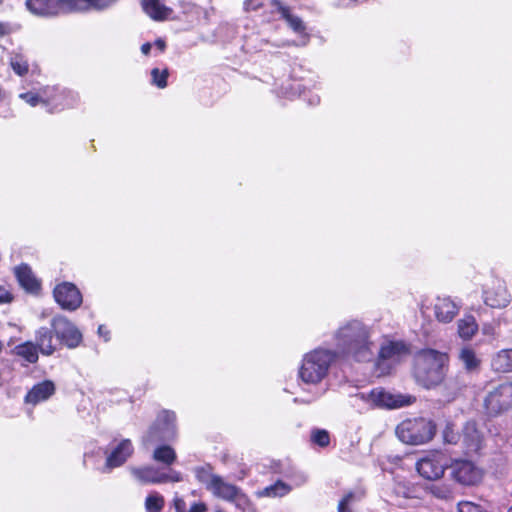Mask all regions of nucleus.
Returning <instances> with one entry per match:
<instances>
[{"mask_svg":"<svg viewBox=\"0 0 512 512\" xmlns=\"http://www.w3.org/2000/svg\"><path fill=\"white\" fill-rule=\"evenodd\" d=\"M132 476L141 483H164L168 482V474L163 473L154 466L132 467Z\"/></svg>","mask_w":512,"mask_h":512,"instance_id":"obj_19","label":"nucleus"},{"mask_svg":"<svg viewBox=\"0 0 512 512\" xmlns=\"http://www.w3.org/2000/svg\"><path fill=\"white\" fill-rule=\"evenodd\" d=\"M311 441L320 447H326L330 443L328 431L323 429H315L311 433Z\"/></svg>","mask_w":512,"mask_h":512,"instance_id":"obj_38","label":"nucleus"},{"mask_svg":"<svg viewBox=\"0 0 512 512\" xmlns=\"http://www.w3.org/2000/svg\"><path fill=\"white\" fill-rule=\"evenodd\" d=\"M56 387L53 381L44 380L35 385L27 392L24 402L27 405L36 406L44 401H47L54 395Z\"/></svg>","mask_w":512,"mask_h":512,"instance_id":"obj_18","label":"nucleus"},{"mask_svg":"<svg viewBox=\"0 0 512 512\" xmlns=\"http://www.w3.org/2000/svg\"><path fill=\"white\" fill-rule=\"evenodd\" d=\"M483 301L491 308L503 309L511 303L512 295L504 281L495 280L483 290Z\"/></svg>","mask_w":512,"mask_h":512,"instance_id":"obj_13","label":"nucleus"},{"mask_svg":"<svg viewBox=\"0 0 512 512\" xmlns=\"http://www.w3.org/2000/svg\"><path fill=\"white\" fill-rule=\"evenodd\" d=\"M15 275L20 286L26 291L34 293L40 289V284L28 265L23 264L16 267Z\"/></svg>","mask_w":512,"mask_h":512,"instance_id":"obj_24","label":"nucleus"},{"mask_svg":"<svg viewBox=\"0 0 512 512\" xmlns=\"http://www.w3.org/2000/svg\"><path fill=\"white\" fill-rule=\"evenodd\" d=\"M354 499L353 493L346 494L338 504V512H353L350 508V505Z\"/></svg>","mask_w":512,"mask_h":512,"instance_id":"obj_43","label":"nucleus"},{"mask_svg":"<svg viewBox=\"0 0 512 512\" xmlns=\"http://www.w3.org/2000/svg\"><path fill=\"white\" fill-rule=\"evenodd\" d=\"M154 44L160 52H163L166 48V43L162 39L156 40Z\"/></svg>","mask_w":512,"mask_h":512,"instance_id":"obj_51","label":"nucleus"},{"mask_svg":"<svg viewBox=\"0 0 512 512\" xmlns=\"http://www.w3.org/2000/svg\"><path fill=\"white\" fill-rule=\"evenodd\" d=\"M395 432L398 439L405 444L422 445L432 440L436 425L422 417L406 419L397 425Z\"/></svg>","mask_w":512,"mask_h":512,"instance_id":"obj_4","label":"nucleus"},{"mask_svg":"<svg viewBox=\"0 0 512 512\" xmlns=\"http://www.w3.org/2000/svg\"><path fill=\"white\" fill-rule=\"evenodd\" d=\"M458 335L463 340H470L478 331V324L472 315H466L457 322Z\"/></svg>","mask_w":512,"mask_h":512,"instance_id":"obj_29","label":"nucleus"},{"mask_svg":"<svg viewBox=\"0 0 512 512\" xmlns=\"http://www.w3.org/2000/svg\"><path fill=\"white\" fill-rule=\"evenodd\" d=\"M38 352V347L36 346L35 343L31 341H26L21 344H18L12 349L13 355L21 358L22 360L29 364H34L38 361Z\"/></svg>","mask_w":512,"mask_h":512,"instance_id":"obj_27","label":"nucleus"},{"mask_svg":"<svg viewBox=\"0 0 512 512\" xmlns=\"http://www.w3.org/2000/svg\"><path fill=\"white\" fill-rule=\"evenodd\" d=\"M467 453L478 452L482 446V435L474 422H467L460 436Z\"/></svg>","mask_w":512,"mask_h":512,"instance_id":"obj_20","label":"nucleus"},{"mask_svg":"<svg viewBox=\"0 0 512 512\" xmlns=\"http://www.w3.org/2000/svg\"><path fill=\"white\" fill-rule=\"evenodd\" d=\"M182 480L181 474L179 472H173L172 474H168V482H179Z\"/></svg>","mask_w":512,"mask_h":512,"instance_id":"obj_50","label":"nucleus"},{"mask_svg":"<svg viewBox=\"0 0 512 512\" xmlns=\"http://www.w3.org/2000/svg\"><path fill=\"white\" fill-rule=\"evenodd\" d=\"M373 334V328L360 320L346 321L333 334V351L337 357L343 356L357 362L371 361L376 349Z\"/></svg>","mask_w":512,"mask_h":512,"instance_id":"obj_1","label":"nucleus"},{"mask_svg":"<svg viewBox=\"0 0 512 512\" xmlns=\"http://www.w3.org/2000/svg\"><path fill=\"white\" fill-rule=\"evenodd\" d=\"M55 301L65 310H76L82 304V295L79 289L70 282L58 284L53 291Z\"/></svg>","mask_w":512,"mask_h":512,"instance_id":"obj_15","label":"nucleus"},{"mask_svg":"<svg viewBox=\"0 0 512 512\" xmlns=\"http://www.w3.org/2000/svg\"><path fill=\"white\" fill-rule=\"evenodd\" d=\"M134 448L129 439L121 440L106 456L103 472L122 466L133 454Z\"/></svg>","mask_w":512,"mask_h":512,"instance_id":"obj_16","label":"nucleus"},{"mask_svg":"<svg viewBox=\"0 0 512 512\" xmlns=\"http://www.w3.org/2000/svg\"><path fill=\"white\" fill-rule=\"evenodd\" d=\"M176 415L171 411H162L158 414L154 424L143 437L145 444L154 442H165L175 438Z\"/></svg>","mask_w":512,"mask_h":512,"instance_id":"obj_7","label":"nucleus"},{"mask_svg":"<svg viewBox=\"0 0 512 512\" xmlns=\"http://www.w3.org/2000/svg\"><path fill=\"white\" fill-rule=\"evenodd\" d=\"M215 512H223V511L221 509H219V510H216Z\"/></svg>","mask_w":512,"mask_h":512,"instance_id":"obj_55","label":"nucleus"},{"mask_svg":"<svg viewBox=\"0 0 512 512\" xmlns=\"http://www.w3.org/2000/svg\"><path fill=\"white\" fill-rule=\"evenodd\" d=\"M482 333L486 336L494 337L496 335V327L492 323H484L482 325Z\"/></svg>","mask_w":512,"mask_h":512,"instance_id":"obj_46","label":"nucleus"},{"mask_svg":"<svg viewBox=\"0 0 512 512\" xmlns=\"http://www.w3.org/2000/svg\"><path fill=\"white\" fill-rule=\"evenodd\" d=\"M194 474L197 481L201 483L209 492L219 478V475L214 474L210 466L196 467L194 469Z\"/></svg>","mask_w":512,"mask_h":512,"instance_id":"obj_30","label":"nucleus"},{"mask_svg":"<svg viewBox=\"0 0 512 512\" xmlns=\"http://www.w3.org/2000/svg\"><path fill=\"white\" fill-rule=\"evenodd\" d=\"M291 491V487L283 481H277L274 484L265 487L260 496L266 497H283Z\"/></svg>","mask_w":512,"mask_h":512,"instance_id":"obj_34","label":"nucleus"},{"mask_svg":"<svg viewBox=\"0 0 512 512\" xmlns=\"http://www.w3.org/2000/svg\"><path fill=\"white\" fill-rule=\"evenodd\" d=\"M337 354L331 349L316 348L303 356L298 375L300 380L308 385L321 383L329 374Z\"/></svg>","mask_w":512,"mask_h":512,"instance_id":"obj_3","label":"nucleus"},{"mask_svg":"<svg viewBox=\"0 0 512 512\" xmlns=\"http://www.w3.org/2000/svg\"><path fill=\"white\" fill-rule=\"evenodd\" d=\"M53 92L52 89L49 88V86L41 88L37 92L29 91L26 93H22L19 95L21 99H23L27 104H29L31 107H35L37 105H43L46 107V105H52L59 107L61 106L60 102L52 99L50 97V94Z\"/></svg>","mask_w":512,"mask_h":512,"instance_id":"obj_21","label":"nucleus"},{"mask_svg":"<svg viewBox=\"0 0 512 512\" xmlns=\"http://www.w3.org/2000/svg\"><path fill=\"white\" fill-rule=\"evenodd\" d=\"M299 88H300V84L295 83L291 86V90H293V91H288L287 89H285V91H282L281 94L284 96H293L296 94V92H299V94H301V91L299 90Z\"/></svg>","mask_w":512,"mask_h":512,"instance_id":"obj_49","label":"nucleus"},{"mask_svg":"<svg viewBox=\"0 0 512 512\" xmlns=\"http://www.w3.org/2000/svg\"><path fill=\"white\" fill-rule=\"evenodd\" d=\"M371 407L397 409L411 405L415 397L404 394H394L378 387L369 392H360L354 396Z\"/></svg>","mask_w":512,"mask_h":512,"instance_id":"obj_5","label":"nucleus"},{"mask_svg":"<svg viewBox=\"0 0 512 512\" xmlns=\"http://www.w3.org/2000/svg\"><path fill=\"white\" fill-rule=\"evenodd\" d=\"M152 457L156 462L169 466L175 462L176 452L171 446L161 445L154 450Z\"/></svg>","mask_w":512,"mask_h":512,"instance_id":"obj_32","label":"nucleus"},{"mask_svg":"<svg viewBox=\"0 0 512 512\" xmlns=\"http://www.w3.org/2000/svg\"><path fill=\"white\" fill-rule=\"evenodd\" d=\"M309 101H310V104L315 105V104H318V103H319L320 99H319V97H318L317 95H315V96H313V98H312V99H310Z\"/></svg>","mask_w":512,"mask_h":512,"instance_id":"obj_53","label":"nucleus"},{"mask_svg":"<svg viewBox=\"0 0 512 512\" xmlns=\"http://www.w3.org/2000/svg\"><path fill=\"white\" fill-rule=\"evenodd\" d=\"M53 90L50 94V97L58 102H60L61 106L56 107L52 105H46V109L48 112H56L61 111L65 108L73 107L78 101V95L70 90L59 89L58 87H49Z\"/></svg>","mask_w":512,"mask_h":512,"instance_id":"obj_22","label":"nucleus"},{"mask_svg":"<svg viewBox=\"0 0 512 512\" xmlns=\"http://www.w3.org/2000/svg\"><path fill=\"white\" fill-rule=\"evenodd\" d=\"M14 300V295L8 285L0 284V305L10 304Z\"/></svg>","mask_w":512,"mask_h":512,"instance_id":"obj_41","label":"nucleus"},{"mask_svg":"<svg viewBox=\"0 0 512 512\" xmlns=\"http://www.w3.org/2000/svg\"><path fill=\"white\" fill-rule=\"evenodd\" d=\"M12 26L8 22L0 21V37L9 35L12 32Z\"/></svg>","mask_w":512,"mask_h":512,"instance_id":"obj_47","label":"nucleus"},{"mask_svg":"<svg viewBox=\"0 0 512 512\" xmlns=\"http://www.w3.org/2000/svg\"><path fill=\"white\" fill-rule=\"evenodd\" d=\"M491 366L497 372H512V348L497 352L492 358Z\"/></svg>","mask_w":512,"mask_h":512,"instance_id":"obj_28","label":"nucleus"},{"mask_svg":"<svg viewBox=\"0 0 512 512\" xmlns=\"http://www.w3.org/2000/svg\"><path fill=\"white\" fill-rule=\"evenodd\" d=\"M459 360L464 365L467 371H474L480 366V359L478 358L474 349L469 346L463 347L458 355Z\"/></svg>","mask_w":512,"mask_h":512,"instance_id":"obj_31","label":"nucleus"},{"mask_svg":"<svg viewBox=\"0 0 512 512\" xmlns=\"http://www.w3.org/2000/svg\"><path fill=\"white\" fill-rule=\"evenodd\" d=\"M460 304L449 296H438L434 300L435 318L441 323H450L459 313Z\"/></svg>","mask_w":512,"mask_h":512,"instance_id":"obj_17","label":"nucleus"},{"mask_svg":"<svg viewBox=\"0 0 512 512\" xmlns=\"http://www.w3.org/2000/svg\"><path fill=\"white\" fill-rule=\"evenodd\" d=\"M164 498L157 492L150 493L145 500L147 512H161L164 507Z\"/></svg>","mask_w":512,"mask_h":512,"instance_id":"obj_35","label":"nucleus"},{"mask_svg":"<svg viewBox=\"0 0 512 512\" xmlns=\"http://www.w3.org/2000/svg\"><path fill=\"white\" fill-rule=\"evenodd\" d=\"M409 354V346L404 341L384 340L380 345L376 362L380 375L389 374L391 369Z\"/></svg>","mask_w":512,"mask_h":512,"instance_id":"obj_6","label":"nucleus"},{"mask_svg":"<svg viewBox=\"0 0 512 512\" xmlns=\"http://www.w3.org/2000/svg\"><path fill=\"white\" fill-rule=\"evenodd\" d=\"M443 439L448 444H456L460 440V435L455 431L454 425L448 423L443 430Z\"/></svg>","mask_w":512,"mask_h":512,"instance_id":"obj_39","label":"nucleus"},{"mask_svg":"<svg viewBox=\"0 0 512 512\" xmlns=\"http://www.w3.org/2000/svg\"><path fill=\"white\" fill-rule=\"evenodd\" d=\"M432 493L434 496L440 499H449L451 497L450 489L444 486H433Z\"/></svg>","mask_w":512,"mask_h":512,"instance_id":"obj_44","label":"nucleus"},{"mask_svg":"<svg viewBox=\"0 0 512 512\" xmlns=\"http://www.w3.org/2000/svg\"><path fill=\"white\" fill-rule=\"evenodd\" d=\"M262 6L261 0H246L244 2V8L246 11L257 10Z\"/></svg>","mask_w":512,"mask_h":512,"instance_id":"obj_45","label":"nucleus"},{"mask_svg":"<svg viewBox=\"0 0 512 512\" xmlns=\"http://www.w3.org/2000/svg\"><path fill=\"white\" fill-rule=\"evenodd\" d=\"M151 48H152V44L151 43H144L142 46H141V52L144 54V55H148L151 51Z\"/></svg>","mask_w":512,"mask_h":512,"instance_id":"obj_52","label":"nucleus"},{"mask_svg":"<svg viewBox=\"0 0 512 512\" xmlns=\"http://www.w3.org/2000/svg\"><path fill=\"white\" fill-rule=\"evenodd\" d=\"M76 4V0H26L27 9L40 17H52L64 11L66 6Z\"/></svg>","mask_w":512,"mask_h":512,"instance_id":"obj_14","label":"nucleus"},{"mask_svg":"<svg viewBox=\"0 0 512 512\" xmlns=\"http://www.w3.org/2000/svg\"><path fill=\"white\" fill-rule=\"evenodd\" d=\"M229 502L235 504V506L241 510H246L250 506L249 498L242 492L241 489L238 490L237 495Z\"/></svg>","mask_w":512,"mask_h":512,"instance_id":"obj_40","label":"nucleus"},{"mask_svg":"<svg viewBox=\"0 0 512 512\" xmlns=\"http://www.w3.org/2000/svg\"><path fill=\"white\" fill-rule=\"evenodd\" d=\"M458 512H485L481 506L469 502V501H462L458 504Z\"/></svg>","mask_w":512,"mask_h":512,"instance_id":"obj_42","label":"nucleus"},{"mask_svg":"<svg viewBox=\"0 0 512 512\" xmlns=\"http://www.w3.org/2000/svg\"><path fill=\"white\" fill-rule=\"evenodd\" d=\"M10 66L19 76L28 72V62L21 54H14L10 59Z\"/></svg>","mask_w":512,"mask_h":512,"instance_id":"obj_37","label":"nucleus"},{"mask_svg":"<svg viewBox=\"0 0 512 512\" xmlns=\"http://www.w3.org/2000/svg\"><path fill=\"white\" fill-rule=\"evenodd\" d=\"M98 335L104 339L105 342L110 340V331L105 325H100L97 331Z\"/></svg>","mask_w":512,"mask_h":512,"instance_id":"obj_48","label":"nucleus"},{"mask_svg":"<svg viewBox=\"0 0 512 512\" xmlns=\"http://www.w3.org/2000/svg\"><path fill=\"white\" fill-rule=\"evenodd\" d=\"M508 512H512V506L508 509Z\"/></svg>","mask_w":512,"mask_h":512,"instance_id":"obj_54","label":"nucleus"},{"mask_svg":"<svg viewBox=\"0 0 512 512\" xmlns=\"http://www.w3.org/2000/svg\"><path fill=\"white\" fill-rule=\"evenodd\" d=\"M142 7L148 16L157 21L166 20L173 13V10L161 3L160 0H143Z\"/></svg>","mask_w":512,"mask_h":512,"instance_id":"obj_25","label":"nucleus"},{"mask_svg":"<svg viewBox=\"0 0 512 512\" xmlns=\"http://www.w3.org/2000/svg\"><path fill=\"white\" fill-rule=\"evenodd\" d=\"M169 71L167 68L160 70L159 68H153L151 70V84L159 89H163L167 86V79Z\"/></svg>","mask_w":512,"mask_h":512,"instance_id":"obj_36","label":"nucleus"},{"mask_svg":"<svg viewBox=\"0 0 512 512\" xmlns=\"http://www.w3.org/2000/svg\"><path fill=\"white\" fill-rule=\"evenodd\" d=\"M449 467L452 478L464 486L477 485L483 478L482 469L469 460H454Z\"/></svg>","mask_w":512,"mask_h":512,"instance_id":"obj_10","label":"nucleus"},{"mask_svg":"<svg viewBox=\"0 0 512 512\" xmlns=\"http://www.w3.org/2000/svg\"><path fill=\"white\" fill-rule=\"evenodd\" d=\"M448 355L433 349L421 351L415 361L414 377L423 387L439 385L446 375Z\"/></svg>","mask_w":512,"mask_h":512,"instance_id":"obj_2","label":"nucleus"},{"mask_svg":"<svg viewBox=\"0 0 512 512\" xmlns=\"http://www.w3.org/2000/svg\"><path fill=\"white\" fill-rule=\"evenodd\" d=\"M57 339L62 341L67 347L75 348L82 341V334L78 328L64 316H55L51 320Z\"/></svg>","mask_w":512,"mask_h":512,"instance_id":"obj_11","label":"nucleus"},{"mask_svg":"<svg viewBox=\"0 0 512 512\" xmlns=\"http://www.w3.org/2000/svg\"><path fill=\"white\" fill-rule=\"evenodd\" d=\"M485 406L490 414H499L512 406V382L499 385L485 398Z\"/></svg>","mask_w":512,"mask_h":512,"instance_id":"obj_12","label":"nucleus"},{"mask_svg":"<svg viewBox=\"0 0 512 512\" xmlns=\"http://www.w3.org/2000/svg\"><path fill=\"white\" fill-rule=\"evenodd\" d=\"M174 508L176 512H207L208 507L202 501H194L188 506L181 497L174 498Z\"/></svg>","mask_w":512,"mask_h":512,"instance_id":"obj_33","label":"nucleus"},{"mask_svg":"<svg viewBox=\"0 0 512 512\" xmlns=\"http://www.w3.org/2000/svg\"><path fill=\"white\" fill-rule=\"evenodd\" d=\"M54 330L47 327H40L35 332L36 346L39 351L46 356H50L56 350L54 342Z\"/></svg>","mask_w":512,"mask_h":512,"instance_id":"obj_23","label":"nucleus"},{"mask_svg":"<svg viewBox=\"0 0 512 512\" xmlns=\"http://www.w3.org/2000/svg\"><path fill=\"white\" fill-rule=\"evenodd\" d=\"M239 489L236 485L226 482L219 476L210 492L214 497L229 502L237 495Z\"/></svg>","mask_w":512,"mask_h":512,"instance_id":"obj_26","label":"nucleus"},{"mask_svg":"<svg viewBox=\"0 0 512 512\" xmlns=\"http://www.w3.org/2000/svg\"><path fill=\"white\" fill-rule=\"evenodd\" d=\"M448 467L449 460L447 456L440 451L428 453L426 456L419 459L416 464L418 473L428 480L441 478Z\"/></svg>","mask_w":512,"mask_h":512,"instance_id":"obj_8","label":"nucleus"},{"mask_svg":"<svg viewBox=\"0 0 512 512\" xmlns=\"http://www.w3.org/2000/svg\"><path fill=\"white\" fill-rule=\"evenodd\" d=\"M274 6L276 11L280 14V18L285 21L286 25L293 31L294 34L300 37V41L296 45H307L310 39V35L307 31V25L298 15L296 10L278 0L274 1Z\"/></svg>","mask_w":512,"mask_h":512,"instance_id":"obj_9","label":"nucleus"}]
</instances>
